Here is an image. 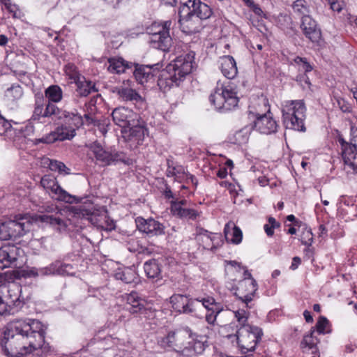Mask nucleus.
I'll return each mask as SVG.
<instances>
[{
	"instance_id": "obj_38",
	"label": "nucleus",
	"mask_w": 357,
	"mask_h": 357,
	"mask_svg": "<svg viewBox=\"0 0 357 357\" xmlns=\"http://www.w3.org/2000/svg\"><path fill=\"white\" fill-rule=\"evenodd\" d=\"M44 165H47L52 171H57L59 173L65 175L70 174V169L62 162L46 158L44 160Z\"/></svg>"
},
{
	"instance_id": "obj_50",
	"label": "nucleus",
	"mask_w": 357,
	"mask_h": 357,
	"mask_svg": "<svg viewBox=\"0 0 357 357\" xmlns=\"http://www.w3.org/2000/svg\"><path fill=\"white\" fill-rule=\"evenodd\" d=\"M62 211L61 209H59L57 206L51 204L44 206V211L42 212L40 215H52L54 213L56 212H61Z\"/></svg>"
},
{
	"instance_id": "obj_44",
	"label": "nucleus",
	"mask_w": 357,
	"mask_h": 357,
	"mask_svg": "<svg viewBox=\"0 0 357 357\" xmlns=\"http://www.w3.org/2000/svg\"><path fill=\"white\" fill-rule=\"evenodd\" d=\"M250 132L246 128L237 131L234 135V142L238 144H243L248 142Z\"/></svg>"
},
{
	"instance_id": "obj_18",
	"label": "nucleus",
	"mask_w": 357,
	"mask_h": 357,
	"mask_svg": "<svg viewBox=\"0 0 357 357\" xmlns=\"http://www.w3.org/2000/svg\"><path fill=\"white\" fill-rule=\"evenodd\" d=\"M33 220L36 222L50 225L59 232L66 231L68 227L67 220H65L62 211L56 212L52 215H34Z\"/></svg>"
},
{
	"instance_id": "obj_8",
	"label": "nucleus",
	"mask_w": 357,
	"mask_h": 357,
	"mask_svg": "<svg viewBox=\"0 0 357 357\" xmlns=\"http://www.w3.org/2000/svg\"><path fill=\"white\" fill-rule=\"evenodd\" d=\"M193 333L188 328L176 331H171L167 335L158 340L159 345L164 349H172L178 351L187 348L190 344L189 339L192 337Z\"/></svg>"
},
{
	"instance_id": "obj_25",
	"label": "nucleus",
	"mask_w": 357,
	"mask_h": 357,
	"mask_svg": "<svg viewBox=\"0 0 357 357\" xmlns=\"http://www.w3.org/2000/svg\"><path fill=\"white\" fill-rule=\"evenodd\" d=\"M129 132L127 135L124 136L126 140L131 143V145L137 146L142 143L144 139L145 132L146 129L143 124L139 123V121H136L134 125L128 127Z\"/></svg>"
},
{
	"instance_id": "obj_40",
	"label": "nucleus",
	"mask_w": 357,
	"mask_h": 357,
	"mask_svg": "<svg viewBox=\"0 0 357 357\" xmlns=\"http://www.w3.org/2000/svg\"><path fill=\"white\" fill-rule=\"evenodd\" d=\"M77 92L79 96L82 97H86L89 93H91V91H96L95 85L91 81H81L79 80L77 83Z\"/></svg>"
},
{
	"instance_id": "obj_56",
	"label": "nucleus",
	"mask_w": 357,
	"mask_h": 357,
	"mask_svg": "<svg viewBox=\"0 0 357 357\" xmlns=\"http://www.w3.org/2000/svg\"><path fill=\"white\" fill-rule=\"evenodd\" d=\"M266 234L268 236H272L274 234V229L275 227H272V225H270L269 224H266L264 227Z\"/></svg>"
},
{
	"instance_id": "obj_31",
	"label": "nucleus",
	"mask_w": 357,
	"mask_h": 357,
	"mask_svg": "<svg viewBox=\"0 0 357 357\" xmlns=\"http://www.w3.org/2000/svg\"><path fill=\"white\" fill-rule=\"evenodd\" d=\"M224 234L227 241L234 244H238L242 241V231L239 227L235 225L234 222L229 221L225 225Z\"/></svg>"
},
{
	"instance_id": "obj_51",
	"label": "nucleus",
	"mask_w": 357,
	"mask_h": 357,
	"mask_svg": "<svg viewBox=\"0 0 357 357\" xmlns=\"http://www.w3.org/2000/svg\"><path fill=\"white\" fill-rule=\"evenodd\" d=\"M295 62L298 64L301 63L305 72H310L312 69V66L305 61V59L297 56L295 59Z\"/></svg>"
},
{
	"instance_id": "obj_34",
	"label": "nucleus",
	"mask_w": 357,
	"mask_h": 357,
	"mask_svg": "<svg viewBox=\"0 0 357 357\" xmlns=\"http://www.w3.org/2000/svg\"><path fill=\"white\" fill-rule=\"evenodd\" d=\"M314 329L312 328L310 333L303 337L301 342V348L303 351H311L312 354H316L318 351L317 345L319 340L317 337H314Z\"/></svg>"
},
{
	"instance_id": "obj_10",
	"label": "nucleus",
	"mask_w": 357,
	"mask_h": 357,
	"mask_svg": "<svg viewBox=\"0 0 357 357\" xmlns=\"http://www.w3.org/2000/svg\"><path fill=\"white\" fill-rule=\"evenodd\" d=\"M171 24V21L165 22L161 26L156 28L157 31L151 34L150 43L153 47L163 52L169 51L172 45V39L169 33Z\"/></svg>"
},
{
	"instance_id": "obj_3",
	"label": "nucleus",
	"mask_w": 357,
	"mask_h": 357,
	"mask_svg": "<svg viewBox=\"0 0 357 357\" xmlns=\"http://www.w3.org/2000/svg\"><path fill=\"white\" fill-rule=\"evenodd\" d=\"M71 212L73 217L86 219L101 229L111 231L115 228L114 222L107 215V211L102 207H96L92 203L73 206Z\"/></svg>"
},
{
	"instance_id": "obj_33",
	"label": "nucleus",
	"mask_w": 357,
	"mask_h": 357,
	"mask_svg": "<svg viewBox=\"0 0 357 357\" xmlns=\"http://www.w3.org/2000/svg\"><path fill=\"white\" fill-rule=\"evenodd\" d=\"M44 100L43 97H38L36 99L33 115L30 119V122L26 126L30 131H33L31 123L36 121H40L41 119L47 118L45 116Z\"/></svg>"
},
{
	"instance_id": "obj_63",
	"label": "nucleus",
	"mask_w": 357,
	"mask_h": 357,
	"mask_svg": "<svg viewBox=\"0 0 357 357\" xmlns=\"http://www.w3.org/2000/svg\"><path fill=\"white\" fill-rule=\"evenodd\" d=\"M8 43V38L5 35H0V45L3 46Z\"/></svg>"
},
{
	"instance_id": "obj_57",
	"label": "nucleus",
	"mask_w": 357,
	"mask_h": 357,
	"mask_svg": "<svg viewBox=\"0 0 357 357\" xmlns=\"http://www.w3.org/2000/svg\"><path fill=\"white\" fill-rule=\"evenodd\" d=\"M301 260L300 259V257H294L293 258V261H292V263H291V268L292 270H295L298 268V265L301 264Z\"/></svg>"
},
{
	"instance_id": "obj_6",
	"label": "nucleus",
	"mask_w": 357,
	"mask_h": 357,
	"mask_svg": "<svg viewBox=\"0 0 357 357\" xmlns=\"http://www.w3.org/2000/svg\"><path fill=\"white\" fill-rule=\"evenodd\" d=\"M305 106L302 100H286L282 105V119L287 128L305 131Z\"/></svg>"
},
{
	"instance_id": "obj_29",
	"label": "nucleus",
	"mask_w": 357,
	"mask_h": 357,
	"mask_svg": "<svg viewBox=\"0 0 357 357\" xmlns=\"http://www.w3.org/2000/svg\"><path fill=\"white\" fill-rule=\"evenodd\" d=\"M73 271V267L70 264H63L61 261H55L49 266L42 268L40 274L43 275L57 274V275H68Z\"/></svg>"
},
{
	"instance_id": "obj_1",
	"label": "nucleus",
	"mask_w": 357,
	"mask_h": 357,
	"mask_svg": "<svg viewBox=\"0 0 357 357\" xmlns=\"http://www.w3.org/2000/svg\"><path fill=\"white\" fill-rule=\"evenodd\" d=\"M45 329L36 319H17L10 322L4 333L3 347L7 355L20 357L40 348Z\"/></svg>"
},
{
	"instance_id": "obj_49",
	"label": "nucleus",
	"mask_w": 357,
	"mask_h": 357,
	"mask_svg": "<svg viewBox=\"0 0 357 357\" xmlns=\"http://www.w3.org/2000/svg\"><path fill=\"white\" fill-rule=\"evenodd\" d=\"M313 239V234L310 229H305L303 232L301 237L302 243L305 245H310Z\"/></svg>"
},
{
	"instance_id": "obj_26",
	"label": "nucleus",
	"mask_w": 357,
	"mask_h": 357,
	"mask_svg": "<svg viewBox=\"0 0 357 357\" xmlns=\"http://www.w3.org/2000/svg\"><path fill=\"white\" fill-rule=\"evenodd\" d=\"M90 149L96 160L100 162L102 165H108L112 162L118 160L119 155L117 153L106 151L98 143L94 142L91 145Z\"/></svg>"
},
{
	"instance_id": "obj_41",
	"label": "nucleus",
	"mask_w": 357,
	"mask_h": 357,
	"mask_svg": "<svg viewBox=\"0 0 357 357\" xmlns=\"http://www.w3.org/2000/svg\"><path fill=\"white\" fill-rule=\"evenodd\" d=\"M23 96L22 88L17 84L13 85L8 88L6 91V96L8 100L15 102L20 100Z\"/></svg>"
},
{
	"instance_id": "obj_59",
	"label": "nucleus",
	"mask_w": 357,
	"mask_h": 357,
	"mask_svg": "<svg viewBox=\"0 0 357 357\" xmlns=\"http://www.w3.org/2000/svg\"><path fill=\"white\" fill-rule=\"evenodd\" d=\"M303 316L305 317V321L307 323H312L313 321V318L308 310H305L303 312Z\"/></svg>"
},
{
	"instance_id": "obj_13",
	"label": "nucleus",
	"mask_w": 357,
	"mask_h": 357,
	"mask_svg": "<svg viewBox=\"0 0 357 357\" xmlns=\"http://www.w3.org/2000/svg\"><path fill=\"white\" fill-rule=\"evenodd\" d=\"M24 251L13 244H5L0 248V269L16 267L17 261L22 257Z\"/></svg>"
},
{
	"instance_id": "obj_24",
	"label": "nucleus",
	"mask_w": 357,
	"mask_h": 357,
	"mask_svg": "<svg viewBox=\"0 0 357 357\" xmlns=\"http://www.w3.org/2000/svg\"><path fill=\"white\" fill-rule=\"evenodd\" d=\"M254 127L259 132L269 135L276 132L278 125L276 121L270 115L264 114L257 118Z\"/></svg>"
},
{
	"instance_id": "obj_23",
	"label": "nucleus",
	"mask_w": 357,
	"mask_h": 357,
	"mask_svg": "<svg viewBox=\"0 0 357 357\" xmlns=\"http://www.w3.org/2000/svg\"><path fill=\"white\" fill-rule=\"evenodd\" d=\"M182 6L188 7L189 11L193 15L197 17L200 21L208 19L213 13L212 9L200 0H188Z\"/></svg>"
},
{
	"instance_id": "obj_5",
	"label": "nucleus",
	"mask_w": 357,
	"mask_h": 357,
	"mask_svg": "<svg viewBox=\"0 0 357 357\" xmlns=\"http://www.w3.org/2000/svg\"><path fill=\"white\" fill-rule=\"evenodd\" d=\"M22 286L17 282L0 284V314L6 315L18 312L23 306L24 299L22 297Z\"/></svg>"
},
{
	"instance_id": "obj_55",
	"label": "nucleus",
	"mask_w": 357,
	"mask_h": 357,
	"mask_svg": "<svg viewBox=\"0 0 357 357\" xmlns=\"http://www.w3.org/2000/svg\"><path fill=\"white\" fill-rule=\"evenodd\" d=\"M223 310V307L218 303L215 301V304L211 308V311L215 313L218 316Z\"/></svg>"
},
{
	"instance_id": "obj_30",
	"label": "nucleus",
	"mask_w": 357,
	"mask_h": 357,
	"mask_svg": "<svg viewBox=\"0 0 357 357\" xmlns=\"http://www.w3.org/2000/svg\"><path fill=\"white\" fill-rule=\"evenodd\" d=\"M107 70L111 73L121 74L126 73L127 69L132 66V63L124 60L121 57H113L108 59Z\"/></svg>"
},
{
	"instance_id": "obj_62",
	"label": "nucleus",
	"mask_w": 357,
	"mask_h": 357,
	"mask_svg": "<svg viewBox=\"0 0 357 357\" xmlns=\"http://www.w3.org/2000/svg\"><path fill=\"white\" fill-rule=\"evenodd\" d=\"M244 268V278L243 280H255L251 273L246 269V268Z\"/></svg>"
},
{
	"instance_id": "obj_9",
	"label": "nucleus",
	"mask_w": 357,
	"mask_h": 357,
	"mask_svg": "<svg viewBox=\"0 0 357 357\" xmlns=\"http://www.w3.org/2000/svg\"><path fill=\"white\" fill-rule=\"evenodd\" d=\"M209 100L217 109L230 110L238 105V98L232 89L221 86L211 94Z\"/></svg>"
},
{
	"instance_id": "obj_7",
	"label": "nucleus",
	"mask_w": 357,
	"mask_h": 357,
	"mask_svg": "<svg viewBox=\"0 0 357 357\" xmlns=\"http://www.w3.org/2000/svg\"><path fill=\"white\" fill-rule=\"evenodd\" d=\"M262 331L257 326H243L240 327L236 335H229V338L236 337L238 347L241 352L247 354L249 352H253L255 350L257 343L260 341Z\"/></svg>"
},
{
	"instance_id": "obj_19",
	"label": "nucleus",
	"mask_w": 357,
	"mask_h": 357,
	"mask_svg": "<svg viewBox=\"0 0 357 357\" xmlns=\"http://www.w3.org/2000/svg\"><path fill=\"white\" fill-rule=\"evenodd\" d=\"M356 132V135L354 137L350 143L346 142L342 138L339 139L342 145L344 163L354 169H357V130Z\"/></svg>"
},
{
	"instance_id": "obj_27",
	"label": "nucleus",
	"mask_w": 357,
	"mask_h": 357,
	"mask_svg": "<svg viewBox=\"0 0 357 357\" xmlns=\"http://www.w3.org/2000/svg\"><path fill=\"white\" fill-rule=\"evenodd\" d=\"M220 68L223 75L227 79L234 78L238 70L234 59L229 55L223 56L219 59Z\"/></svg>"
},
{
	"instance_id": "obj_20",
	"label": "nucleus",
	"mask_w": 357,
	"mask_h": 357,
	"mask_svg": "<svg viewBox=\"0 0 357 357\" xmlns=\"http://www.w3.org/2000/svg\"><path fill=\"white\" fill-rule=\"evenodd\" d=\"M257 290L256 280H242L238 282L234 295L248 305L252 301Z\"/></svg>"
},
{
	"instance_id": "obj_2",
	"label": "nucleus",
	"mask_w": 357,
	"mask_h": 357,
	"mask_svg": "<svg viewBox=\"0 0 357 357\" xmlns=\"http://www.w3.org/2000/svg\"><path fill=\"white\" fill-rule=\"evenodd\" d=\"M195 53L192 51L177 57L162 70L158 79L159 89L166 93L174 85L178 86L192 70Z\"/></svg>"
},
{
	"instance_id": "obj_53",
	"label": "nucleus",
	"mask_w": 357,
	"mask_h": 357,
	"mask_svg": "<svg viewBox=\"0 0 357 357\" xmlns=\"http://www.w3.org/2000/svg\"><path fill=\"white\" fill-rule=\"evenodd\" d=\"M217 317L218 315L215 313L213 311H210L206 314L205 319L208 324L214 325L216 321Z\"/></svg>"
},
{
	"instance_id": "obj_43",
	"label": "nucleus",
	"mask_w": 357,
	"mask_h": 357,
	"mask_svg": "<svg viewBox=\"0 0 357 357\" xmlns=\"http://www.w3.org/2000/svg\"><path fill=\"white\" fill-rule=\"evenodd\" d=\"M234 314V317L236 319L240 327L243 326H250V325L248 324V317L250 316V312L246 311L244 309H239L238 310L233 312Z\"/></svg>"
},
{
	"instance_id": "obj_37",
	"label": "nucleus",
	"mask_w": 357,
	"mask_h": 357,
	"mask_svg": "<svg viewBox=\"0 0 357 357\" xmlns=\"http://www.w3.org/2000/svg\"><path fill=\"white\" fill-rule=\"evenodd\" d=\"M144 268L146 275L150 278H158L160 275V267L155 259L145 262Z\"/></svg>"
},
{
	"instance_id": "obj_36",
	"label": "nucleus",
	"mask_w": 357,
	"mask_h": 357,
	"mask_svg": "<svg viewBox=\"0 0 357 357\" xmlns=\"http://www.w3.org/2000/svg\"><path fill=\"white\" fill-rule=\"evenodd\" d=\"M45 96L48 98V102H59L62 99V90L57 85L49 86L45 91Z\"/></svg>"
},
{
	"instance_id": "obj_48",
	"label": "nucleus",
	"mask_w": 357,
	"mask_h": 357,
	"mask_svg": "<svg viewBox=\"0 0 357 357\" xmlns=\"http://www.w3.org/2000/svg\"><path fill=\"white\" fill-rule=\"evenodd\" d=\"M116 275L118 278H120L126 284L132 283L136 278V274L131 271H123L118 273Z\"/></svg>"
},
{
	"instance_id": "obj_17",
	"label": "nucleus",
	"mask_w": 357,
	"mask_h": 357,
	"mask_svg": "<svg viewBox=\"0 0 357 357\" xmlns=\"http://www.w3.org/2000/svg\"><path fill=\"white\" fill-rule=\"evenodd\" d=\"M135 66L133 75L137 82L141 84L153 80L156 73L159 71L162 65L159 63L151 65H143L134 63Z\"/></svg>"
},
{
	"instance_id": "obj_22",
	"label": "nucleus",
	"mask_w": 357,
	"mask_h": 357,
	"mask_svg": "<svg viewBox=\"0 0 357 357\" xmlns=\"http://www.w3.org/2000/svg\"><path fill=\"white\" fill-rule=\"evenodd\" d=\"M301 28L303 34L312 43H319L321 38V30L316 22L309 15L303 16Z\"/></svg>"
},
{
	"instance_id": "obj_11",
	"label": "nucleus",
	"mask_w": 357,
	"mask_h": 357,
	"mask_svg": "<svg viewBox=\"0 0 357 357\" xmlns=\"http://www.w3.org/2000/svg\"><path fill=\"white\" fill-rule=\"evenodd\" d=\"M170 303L173 309L183 314H189L199 318L202 317V314L199 313L197 307L195 304V300L186 295L174 294L170 297Z\"/></svg>"
},
{
	"instance_id": "obj_14",
	"label": "nucleus",
	"mask_w": 357,
	"mask_h": 357,
	"mask_svg": "<svg viewBox=\"0 0 357 357\" xmlns=\"http://www.w3.org/2000/svg\"><path fill=\"white\" fill-rule=\"evenodd\" d=\"M178 15L180 28L183 32L187 34H192L198 32L201 29V21L189 11L188 7L181 6Z\"/></svg>"
},
{
	"instance_id": "obj_52",
	"label": "nucleus",
	"mask_w": 357,
	"mask_h": 357,
	"mask_svg": "<svg viewBox=\"0 0 357 357\" xmlns=\"http://www.w3.org/2000/svg\"><path fill=\"white\" fill-rule=\"evenodd\" d=\"M344 6H345V3L343 0H337L331 3V8L333 11H337V12L340 13V11H342V10L344 7Z\"/></svg>"
},
{
	"instance_id": "obj_39",
	"label": "nucleus",
	"mask_w": 357,
	"mask_h": 357,
	"mask_svg": "<svg viewBox=\"0 0 357 357\" xmlns=\"http://www.w3.org/2000/svg\"><path fill=\"white\" fill-rule=\"evenodd\" d=\"M118 94L126 101H139L142 100L141 96L130 88H121L119 89Z\"/></svg>"
},
{
	"instance_id": "obj_42",
	"label": "nucleus",
	"mask_w": 357,
	"mask_h": 357,
	"mask_svg": "<svg viewBox=\"0 0 357 357\" xmlns=\"http://www.w3.org/2000/svg\"><path fill=\"white\" fill-rule=\"evenodd\" d=\"M294 12L299 16H309L310 9L305 0H296L293 3Z\"/></svg>"
},
{
	"instance_id": "obj_35",
	"label": "nucleus",
	"mask_w": 357,
	"mask_h": 357,
	"mask_svg": "<svg viewBox=\"0 0 357 357\" xmlns=\"http://www.w3.org/2000/svg\"><path fill=\"white\" fill-rule=\"evenodd\" d=\"M67 110L63 108H59L55 104L47 102L45 108V116L47 118L55 119L61 121L63 117H65V113Z\"/></svg>"
},
{
	"instance_id": "obj_47",
	"label": "nucleus",
	"mask_w": 357,
	"mask_h": 357,
	"mask_svg": "<svg viewBox=\"0 0 357 357\" xmlns=\"http://www.w3.org/2000/svg\"><path fill=\"white\" fill-rule=\"evenodd\" d=\"M197 301L199 303H202L203 307H204L208 312L211 311L212 307L213 306V304H215V298L211 296H207V297H198L195 299V301Z\"/></svg>"
},
{
	"instance_id": "obj_28",
	"label": "nucleus",
	"mask_w": 357,
	"mask_h": 357,
	"mask_svg": "<svg viewBox=\"0 0 357 357\" xmlns=\"http://www.w3.org/2000/svg\"><path fill=\"white\" fill-rule=\"evenodd\" d=\"M126 301L127 304L130 306L128 310L132 314L142 313L145 310L146 301L141 298L136 291L126 295Z\"/></svg>"
},
{
	"instance_id": "obj_46",
	"label": "nucleus",
	"mask_w": 357,
	"mask_h": 357,
	"mask_svg": "<svg viewBox=\"0 0 357 357\" xmlns=\"http://www.w3.org/2000/svg\"><path fill=\"white\" fill-rule=\"evenodd\" d=\"M329 325L328 320L324 317H320L316 324V329L320 334L328 333L326 328Z\"/></svg>"
},
{
	"instance_id": "obj_16",
	"label": "nucleus",
	"mask_w": 357,
	"mask_h": 357,
	"mask_svg": "<svg viewBox=\"0 0 357 357\" xmlns=\"http://www.w3.org/2000/svg\"><path fill=\"white\" fill-rule=\"evenodd\" d=\"M112 117L114 123L123 129L134 125L139 120L137 113L125 107L114 109L112 112Z\"/></svg>"
},
{
	"instance_id": "obj_12",
	"label": "nucleus",
	"mask_w": 357,
	"mask_h": 357,
	"mask_svg": "<svg viewBox=\"0 0 357 357\" xmlns=\"http://www.w3.org/2000/svg\"><path fill=\"white\" fill-rule=\"evenodd\" d=\"M40 185L52 195V197L66 203H73L75 197L70 195L63 190L56 182V179L50 176H44L40 180Z\"/></svg>"
},
{
	"instance_id": "obj_45",
	"label": "nucleus",
	"mask_w": 357,
	"mask_h": 357,
	"mask_svg": "<svg viewBox=\"0 0 357 357\" xmlns=\"http://www.w3.org/2000/svg\"><path fill=\"white\" fill-rule=\"evenodd\" d=\"M197 337L198 336L196 334L193 333L192 337H190L194 341L192 347L197 354H202L205 350L208 344H206L207 342L206 340H197Z\"/></svg>"
},
{
	"instance_id": "obj_32",
	"label": "nucleus",
	"mask_w": 357,
	"mask_h": 357,
	"mask_svg": "<svg viewBox=\"0 0 357 357\" xmlns=\"http://www.w3.org/2000/svg\"><path fill=\"white\" fill-rule=\"evenodd\" d=\"M172 213L181 218H188L195 220L199 216V213L192 209L186 207H181L179 204H171Z\"/></svg>"
},
{
	"instance_id": "obj_4",
	"label": "nucleus",
	"mask_w": 357,
	"mask_h": 357,
	"mask_svg": "<svg viewBox=\"0 0 357 357\" xmlns=\"http://www.w3.org/2000/svg\"><path fill=\"white\" fill-rule=\"evenodd\" d=\"M65 114V117L61 120V125L40 139L41 142L52 144L56 141L69 140L75 136L76 130L84 123L83 118L76 111H66Z\"/></svg>"
},
{
	"instance_id": "obj_64",
	"label": "nucleus",
	"mask_w": 357,
	"mask_h": 357,
	"mask_svg": "<svg viewBox=\"0 0 357 357\" xmlns=\"http://www.w3.org/2000/svg\"><path fill=\"white\" fill-rule=\"evenodd\" d=\"M165 196L167 198L173 197V193H172L171 189L169 188H168V187H167L165 190Z\"/></svg>"
},
{
	"instance_id": "obj_60",
	"label": "nucleus",
	"mask_w": 357,
	"mask_h": 357,
	"mask_svg": "<svg viewBox=\"0 0 357 357\" xmlns=\"http://www.w3.org/2000/svg\"><path fill=\"white\" fill-rule=\"evenodd\" d=\"M268 224L272 225V227L278 228L280 226V223L278 222L273 217H269L268 218Z\"/></svg>"
},
{
	"instance_id": "obj_54",
	"label": "nucleus",
	"mask_w": 357,
	"mask_h": 357,
	"mask_svg": "<svg viewBox=\"0 0 357 357\" xmlns=\"http://www.w3.org/2000/svg\"><path fill=\"white\" fill-rule=\"evenodd\" d=\"M6 9L13 15V17H17V10H18L16 5L12 4L11 3H8L6 6H5Z\"/></svg>"
},
{
	"instance_id": "obj_58",
	"label": "nucleus",
	"mask_w": 357,
	"mask_h": 357,
	"mask_svg": "<svg viewBox=\"0 0 357 357\" xmlns=\"http://www.w3.org/2000/svg\"><path fill=\"white\" fill-rule=\"evenodd\" d=\"M40 269H41V268H40V269H38H38H36V268H32L31 269H30V270L28 271L27 275H28L29 276H33V277H36V276H38V275H42L40 274Z\"/></svg>"
},
{
	"instance_id": "obj_61",
	"label": "nucleus",
	"mask_w": 357,
	"mask_h": 357,
	"mask_svg": "<svg viewBox=\"0 0 357 357\" xmlns=\"http://www.w3.org/2000/svg\"><path fill=\"white\" fill-rule=\"evenodd\" d=\"M175 170H176V167H173L171 169L170 167H169L167 170V172H166L167 176L170 177V176H176V173Z\"/></svg>"
},
{
	"instance_id": "obj_15",
	"label": "nucleus",
	"mask_w": 357,
	"mask_h": 357,
	"mask_svg": "<svg viewBox=\"0 0 357 357\" xmlns=\"http://www.w3.org/2000/svg\"><path fill=\"white\" fill-rule=\"evenodd\" d=\"M28 222L8 220L0 223V241H7L13 237L16 238L25 234Z\"/></svg>"
},
{
	"instance_id": "obj_21",
	"label": "nucleus",
	"mask_w": 357,
	"mask_h": 357,
	"mask_svg": "<svg viewBox=\"0 0 357 357\" xmlns=\"http://www.w3.org/2000/svg\"><path fill=\"white\" fill-rule=\"evenodd\" d=\"M135 222L138 229L151 236H160L165 234V227L162 224L154 219H144L138 217L135 220Z\"/></svg>"
}]
</instances>
